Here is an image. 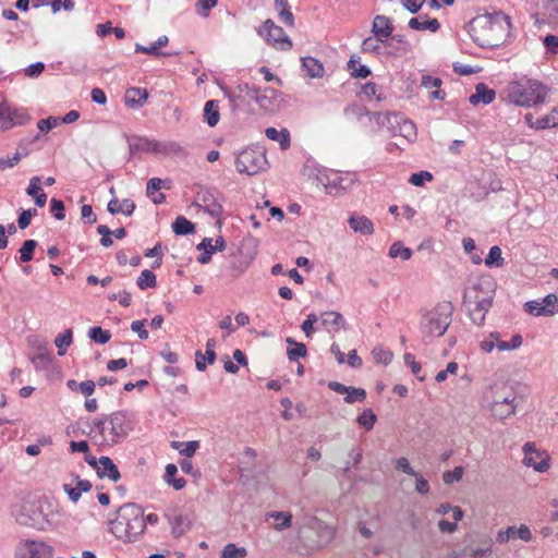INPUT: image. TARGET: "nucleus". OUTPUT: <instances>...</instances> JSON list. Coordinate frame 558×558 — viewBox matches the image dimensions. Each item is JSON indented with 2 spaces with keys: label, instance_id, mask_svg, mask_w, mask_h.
I'll list each match as a JSON object with an SVG mask.
<instances>
[{
  "label": "nucleus",
  "instance_id": "31",
  "mask_svg": "<svg viewBox=\"0 0 558 558\" xmlns=\"http://www.w3.org/2000/svg\"><path fill=\"white\" fill-rule=\"evenodd\" d=\"M172 230L177 235H187L195 231V225L183 216H178L172 222Z\"/></svg>",
  "mask_w": 558,
  "mask_h": 558
},
{
  "label": "nucleus",
  "instance_id": "56",
  "mask_svg": "<svg viewBox=\"0 0 558 558\" xmlns=\"http://www.w3.org/2000/svg\"><path fill=\"white\" fill-rule=\"evenodd\" d=\"M260 88L251 86L247 83L238 85L239 96L254 100Z\"/></svg>",
  "mask_w": 558,
  "mask_h": 558
},
{
  "label": "nucleus",
  "instance_id": "61",
  "mask_svg": "<svg viewBox=\"0 0 558 558\" xmlns=\"http://www.w3.org/2000/svg\"><path fill=\"white\" fill-rule=\"evenodd\" d=\"M218 0H198L196 2V10L199 15L208 16L210 9L217 5Z\"/></svg>",
  "mask_w": 558,
  "mask_h": 558
},
{
  "label": "nucleus",
  "instance_id": "18",
  "mask_svg": "<svg viewBox=\"0 0 558 558\" xmlns=\"http://www.w3.org/2000/svg\"><path fill=\"white\" fill-rule=\"evenodd\" d=\"M392 31L393 27L389 17L385 15L375 16L372 32L379 41L384 43L388 37L391 36Z\"/></svg>",
  "mask_w": 558,
  "mask_h": 558
},
{
  "label": "nucleus",
  "instance_id": "5",
  "mask_svg": "<svg viewBox=\"0 0 558 558\" xmlns=\"http://www.w3.org/2000/svg\"><path fill=\"white\" fill-rule=\"evenodd\" d=\"M454 307L451 302H439L423 314L421 331L426 337H441L451 324Z\"/></svg>",
  "mask_w": 558,
  "mask_h": 558
},
{
  "label": "nucleus",
  "instance_id": "15",
  "mask_svg": "<svg viewBox=\"0 0 558 558\" xmlns=\"http://www.w3.org/2000/svg\"><path fill=\"white\" fill-rule=\"evenodd\" d=\"M320 182L323 183L327 194L340 195L351 187L353 179L344 178L339 173H333L331 177H327L326 182H324L323 179H320Z\"/></svg>",
  "mask_w": 558,
  "mask_h": 558
},
{
  "label": "nucleus",
  "instance_id": "16",
  "mask_svg": "<svg viewBox=\"0 0 558 558\" xmlns=\"http://www.w3.org/2000/svg\"><path fill=\"white\" fill-rule=\"evenodd\" d=\"M278 97L279 93L276 89L267 87L259 89L254 101L259 106L260 109L270 112L278 108Z\"/></svg>",
  "mask_w": 558,
  "mask_h": 558
},
{
  "label": "nucleus",
  "instance_id": "41",
  "mask_svg": "<svg viewBox=\"0 0 558 558\" xmlns=\"http://www.w3.org/2000/svg\"><path fill=\"white\" fill-rule=\"evenodd\" d=\"M542 307L544 308L545 316H553L558 313V296L556 294H548L542 300Z\"/></svg>",
  "mask_w": 558,
  "mask_h": 558
},
{
  "label": "nucleus",
  "instance_id": "22",
  "mask_svg": "<svg viewBox=\"0 0 558 558\" xmlns=\"http://www.w3.org/2000/svg\"><path fill=\"white\" fill-rule=\"evenodd\" d=\"M495 97L496 92L494 89L483 83H478L475 86V93L470 96L469 101L474 106L478 104L488 105L495 100Z\"/></svg>",
  "mask_w": 558,
  "mask_h": 558
},
{
  "label": "nucleus",
  "instance_id": "54",
  "mask_svg": "<svg viewBox=\"0 0 558 558\" xmlns=\"http://www.w3.org/2000/svg\"><path fill=\"white\" fill-rule=\"evenodd\" d=\"M307 354L306 345L304 343H298L293 348H289L287 350V355L289 361L293 362L299 360L300 357H305Z\"/></svg>",
  "mask_w": 558,
  "mask_h": 558
},
{
  "label": "nucleus",
  "instance_id": "62",
  "mask_svg": "<svg viewBox=\"0 0 558 558\" xmlns=\"http://www.w3.org/2000/svg\"><path fill=\"white\" fill-rule=\"evenodd\" d=\"M50 210L53 213L54 218L58 220L64 219V204L62 201L57 198H51L50 201Z\"/></svg>",
  "mask_w": 558,
  "mask_h": 558
},
{
  "label": "nucleus",
  "instance_id": "30",
  "mask_svg": "<svg viewBox=\"0 0 558 558\" xmlns=\"http://www.w3.org/2000/svg\"><path fill=\"white\" fill-rule=\"evenodd\" d=\"M171 533L178 538L181 537L190 527L191 521L187 517L184 515H175L171 521Z\"/></svg>",
  "mask_w": 558,
  "mask_h": 558
},
{
  "label": "nucleus",
  "instance_id": "35",
  "mask_svg": "<svg viewBox=\"0 0 558 558\" xmlns=\"http://www.w3.org/2000/svg\"><path fill=\"white\" fill-rule=\"evenodd\" d=\"M396 126H399V134L409 142L416 138V126L412 121L401 117V121L396 123Z\"/></svg>",
  "mask_w": 558,
  "mask_h": 558
},
{
  "label": "nucleus",
  "instance_id": "25",
  "mask_svg": "<svg viewBox=\"0 0 558 558\" xmlns=\"http://www.w3.org/2000/svg\"><path fill=\"white\" fill-rule=\"evenodd\" d=\"M265 135L268 140L278 142L283 150L290 147V133L287 129L277 130L275 128H267Z\"/></svg>",
  "mask_w": 558,
  "mask_h": 558
},
{
  "label": "nucleus",
  "instance_id": "32",
  "mask_svg": "<svg viewBox=\"0 0 558 558\" xmlns=\"http://www.w3.org/2000/svg\"><path fill=\"white\" fill-rule=\"evenodd\" d=\"M268 518L276 521L274 529L279 532L290 527L292 523V514L290 512L272 511L268 513Z\"/></svg>",
  "mask_w": 558,
  "mask_h": 558
},
{
  "label": "nucleus",
  "instance_id": "38",
  "mask_svg": "<svg viewBox=\"0 0 558 558\" xmlns=\"http://www.w3.org/2000/svg\"><path fill=\"white\" fill-rule=\"evenodd\" d=\"M247 555L245 547H238L233 543L227 544L221 550V558H244Z\"/></svg>",
  "mask_w": 558,
  "mask_h": 558
},
{
  "label": "nucleus",
  "instance_id": "52",
  "mask_svg": "<svg viewBox=\"0 0 558 558\" xmlns=\"http://www.w3.org/2000/svg\"><path fill=\"white\" fill-rule=\"evenodd\" d=\"M464 469L462 466H456L452 471H446L442 474V481L445 484L450 485L454 482H460L463 477Z\"/></svg>",
  "mask_w": 558,
  "mask_h": 558
},
{
  "label": "nucleus",
  "instance_id": "50",
  "mask_svg": "<svg viewBox=\"0 0 558 558\" xmlns=\"http://www.w3.org/2000/svg\"><path fill=\"white\" fill-rule=\"evenodd\" d=\"M365 398L366 391L364 389L350 386L349 391L345 392L344 401L351 404L356 401L363 402Z\"/></svg>",
  "mask_w": 558,
  "mask_h": 558
},
{
  "label": "nucleus",
  "instance_id": "60",
  "mask_svg": "<svg viewBox=\"0 0 558 558\" xmlns=\"http://www.w3.org/2000/svg\"><path fill=\"white\" fill-rule=\"evenodd\" d=\"M318 320L316 314L311 313L307 315L306 319L302 323L301 328L304 331L305 336L310 338L314 332V324Z\"/></svg>",
  "mask_w": 558,
  "mask_h": 558
},
{
  "label": "nucleus",
  "instance_id": "34",
  "mask_svg": "<svg viewBox=\"0 0 558 558\" xmlns=\"http://www.w3.org/2000/svg\"><path fill=\"white\" fill-rule=\"evenodd\" d=\"M372 113L373 112L368 111L364 106L357 104H352L344 108L345 117L355 118L357 121H363L365 118L369 120Z\"/></svg>",
  "mask_w": 558,
  "mask_h": 558
},
{
  "label": "nucleus",
  "instance_id": "24",
  "mask_svg": "<svg viewBox=\"0 0 558 558\" xmlns=\"http://www.w3.org/2000/svg\"><path fill=\"white\" fill-rule=\"evenodd\" d=\"M350 228L361 234H372L374 232L373 222L365 216H351L348 220Z\"/></svg>",
  "mask_w": 558,
  "mask_h": 558
},
{
  "label": "nucleus",
  "instance_id": "3",
  "mask_svg": "<svg viewBox=\"0 0 558 558\" xmlns=\"http://www.w3.org/2000/svg\"><path fill=\"white\" fill-rule=\"evenodd\" d=\"M131 426L126 413L123 411L113 412L102 420H95L90 433L95 441L101 446H113L122 442Z\"/></svg>",
  "mask_w": 558,
  "mask_h": 558
},
{
  "label": "nucleus",
  "instance_id": "1",
  "mask_svg": "<svg viewBox=\"0 0 558 558\" xmlns=\"http://www.w3.org/2000/svg\"><path fill=\"white\" fill-rule=\"evenodd\" d=\"M510 17L502 12L478 15L469 23V33L481 47H498L507 39Z\"/></svg>",
  "mask_w": 558,
  "mask_h": 558
},
{
  "label": "nucleus",
  "instance_id": "11",
  "mask_svg": "<svg viewBox=\"0 0 558 558\" xmlns=\"http://www.w3.org/2000/svg\"><path fill=\"white\" fill-rule=\"evenodd\" d=\"M463 303L468 308L469 315L474 324L481 326L484 324L485 314L489 311L493 303L485 299L476 300L474 291H465L463 294Z\"/></svg>",
  "mask_w": 558,
  "mask_h": 558
},
{
  "label": "nucleus",
  "instance_id": "13",
  "mask_svg": "<svg viewBox=\"0 0 558 558\" xmlns=\"http://www.w3.org/2000/svg\"><path fill=\"white\" fill-rule=\"evenodd\" d=\"M198 201L202 207L210 217L219 218L222 215L223 207L221 205L222 195L216 189L202 190L198 194Z\"/></svg>",
  "mask_w": 558,
  "mask_h": 558
},
{
  "label": "nucleus",
  "instance_id": "27",
  "mask_svg": "<svg viewBox=\"0 0 558 558\" xmlns=\"http://www.w3.org/2000/svg\"><path fill=\"white\" fill-rule=\"evenodd\" d=\"M219 105L217 100H208L204 107V121L211 128L219 122Z\"/></svg>",
  "mask_w": 558,
  "mask_h": 558
},
{
  "label": "nucleus",
  "instance_id": "23",
  "mask_svg": "<svg viewBox=\"0 0 558 558\" xmlns=\"http://www.w3.org/2000/svg\"><path fill=\"white\" fill-rule=\"evenodd\" d=\"M322 325L328 330L339 331L345 328L347 322L340 313L329 311L322 314Z\"/></svg>",
  "mask_w": 558,
  "mask_h": 558
},
{
  "label": "nucleus",
  "instance_id": "37",
  "mask_svg": "<svg viewBox=\"0 0 558 558\" xmlns=\"http://www.w3.org/2000/svg\"><path fill=\"white\" fill-rule=\"evenodd\" d=\"M501 254V248L499 246H492L487 257L485 258V265L489 268L504 266L505 260Z\"/></svg>",
  "mask_w": 558,
  "mask_h": 558
},
{
  "label": "nucleus",
  "instance_id": "4",
  "mask_svg": "<svg viewBox=\"0 0 558 558\" xmlns=\"http://www.w3.org/2000/svg\"><path fill=\"white\" fill-rule=\"evenodd\" d=\"M489 402V409L494 417L505 420L514 414L517 409V396L511 386L505 383H496L485 393Z\"/></svg>",
  "mask_w": 558,
  "mask_h": 558
},
{
  "label": "nucleus",
  "instance_id": "14",
  "mask_svg": "<svg viewBox=\"0 0 558 558\" xmlns=\"http://www.w3.org/2000/svg\"><path fill=\"white\" fill-rule=\"evenodd\" d=\"M523 464L533 468L537 472H545L549 469L548 457L536 450L533 442H526L523 446Z\"/></svg>",
  "mask_w": 558,
  "mask_h": 558
},
{
  "label": "nucleus",
  "instance_id": "26",
  "mask_svg": "<svg viewBox=\"0 0 558 558\" xmlns=\"http://www.w3.org/2000/svg\"><path fill=\"white\" fill-rule=\"evenodd\" d=\"M409 27L416 31H425L429 29L430 32H437L440 27V24L437 19L426 20L425 16L422 15L418 17H412L409 21Z\"/></svg>",
  "mask_w": 558,
  "mask_h": 558
},
{
  "label": "nucleus",
  "instance_id": "57",
  "mask_svg": "<svg viewBox=\"0 0 558 558\" xmlns=\"http://www.w3.org/2000/svg\"><path fill=\"white\" fill-rule=\"evenodd\" d=\"M432 180H433V174L430 172H428V171H420V172H416V173H412L410 179H409V182L412 185L422 186L425 181H432Z\"/></svg>",
  "mask_w": 558,
  "mask_h": 558
},
{
  "label": "nucleus",
  "instance_id": "40",
  "mask_svg": "<svg viewBox=\"0 0 558 558\" xmlns=\"http://www.w3.org/2000/svg\"><path fill=\"white\" fill-rule=\"evenodd\" d=\"M136 283L141 290H145L147 288H154V287H156V283H157L156 276L151 270L145 269L141 272L140 277L137 278Z\"/></svg>",
  "mask_w": 558,
  "mask_h": 558
},
{
  "label": "nucleus",
  "instance_id": "19",
  "mask_svg": "<svg viewBox=\"0 0 558 558\" xmlns=\"http://www.w3.org/2000/svg\"><path fill=\"white\" fill-rule=\"evenodd\" d=\"M96 472L99 477H107L112 482H118L121 477L112 459L106 456L99 458V465L97 466Z\"/></svg>",
  "mask_w": 558,
  "mask_h": 558
},
{
  "label": "nucleus",
  "instance_id": "59",
  "mask_svg": "<svg viewBox=\"0 0 558 558\" xmlns=\"http://www.w3.org/2000/svg\"><path fill=\"white\" fill-rule=\"evenodd\" d=\"M97 232L101 235L100 244L105 247H110L113 244L111 239V230L105 226L100 225L97 227Z\"/></svg>",
  "mask_w": 558,
  "mask_h": 558
},
{
  "label": "nucleus",
  "instance_id": "51",
  "mask_svg": "<svg viewBox=\"0 0 558 558\" xmlns=\"http://www.w3.org/2000/svg\"><path fill=\"white\" fill-rule=\"evenodd\" d=\"M372 355L377 363H380L384 365L389 364L392 360L391 351L386 350L381 347L374 348V350L372 351Z\"/></svg>",
  "mask_w": 558,
  "mask_h": 558
},
{
  "label": "nucleus",
  "instance_id": "8",
  "mask_svg": "<svg viewBox=\"0 0 558 558\" xmlns=\"http://www.w3.org/2000/svg\"><path fill=\"white\" fill-rule=\"evenodd\" d=\"M267 165L266 156L263 151L257 149H244L235 159V168L240 173L254 175L262 170H265Z\"/></svg>",
  "mask_w": 558,
  "mask_h": 558
},
{
  "label": "nucleus",
  "instance_id": "20",
  "mask_svg": "<svg viewBox=\"0 0 558 558\" xmlns=\"http://www.w3.org/2000/svg\"><path fill=\"white\" fill-rule=\"evenodd\" d=\"M369 121H374L379 128L396 132V123L401 121V116L396 112H373Z\"/></svg>",
  "mask_w": 558,
  "mask_h": 558
},
{
  "label": "nucleus",
  "instance_id": "43",
  "mask_svg": "<svg viewBox=\"0 0 558 558\" xmlns=\"http://www.w3.org/2000/svg\"><path fill=\"white\" fill-rule=\"evenodd\" d=\"M389 256L391 258L400 257L402 260H408L412 256V251L403 246L400 242H395L389 248Z\"/></svg>",
  "mask_w": 558,
  "mask_h": 558
},
{
  "label": "nucleus",
  "instance_id": "29",
  "mask_svg": "<svg viewBox=\"0 0 558 558\" xmlns=\"http://www.w3.org/2000/svg\"><path fill=\"white\" fill-rule=\"evenodd\" d=\"M133 149L143 150L146 153H160L165 150V145L158 141L148 138H137V142L131 146Z\"/></svg>",
  "mask_w": 558,
  "mask_h": 558
},
{
  "label": "nucleus",
  "instance_id": "28",
  "mask_svg": "<svg viewBox=\"0 0 558 558\" xmlns=\"http://www.w3.org/2000/svg\"><path fill=\"white\" fill-rule=\"evenodd\" d=\"M302 65L308 76L315 78V77H323L325 74L324 65L315 58L312 57H304L302 58Z\"/></svg>",
  "mask_w": 558,
  "mask_h": 558
},
{
  "label": "nucleus",
  "instance_id": "6",
  "mask_svg": "<svg viewBox=\"0 0 558 558\" xmlns=\"http://www.w3.org/2000/svg\"><path fill=\"white\" fill-rule=\"evenodd\" d=\"M548 88L537 82L514 83L509 87L508 99L515 106L533 107L546 101Z\"/></svg>",
  "mask_w": 558,
  "mask_h": 558
},
{
  "label": "nucleus",
  "instance_id": "7",
  "mask_svg": "<svg viewBox=\"0 0 558 558\" xmlns=\"http://www.w3.org/2000/svg\"><path fill=\"white\" fill-rule=\"evenodd\" d=\"M15 520L19 524L44 531L49 525L41 502L26 501L23 502L14 512Z\"/></svg>",
  "mask_w": 558,
  "mask_h": 558
},
{
  "label": "nucleus",
  "instance_id": "21",
  "mask_svg": "<svg viewBox=\"0 0 558 558\" xmlns=\"http://www.w3.org/2000/svg\"><path fill=\"white\" fill-rule=\"evenodd\" d=\"M148 98V92L145 88L130 87L125 92V105L131 109L141 108Z\"/></svg>",
  "mask_w": 558,
  "mask_h": 558
},
{
  "label": "nucleus",
  "instance_id": "33",
  "mask_svg": "<svg viewBox=\"0 0 558 558\" xmlns=\"http://www.w3.org/2000/svg\"><path fill=\"white\" fill-rule=\"evenodd\" d=\"M178 473V468L173 463H169L166 466L165 480L169 485L177 490L182 489L186 485V481L183 477L175 478L174 476Z\"/></svg>",
  "mask_w": 558,
  "mask_h": 558
},
{
  "label": "nucleus",
  "instance_id": "55",
  "mask_svg": "<svg viewBox=\"0 0 558 558\" xmlns=\"http://www.w3.org/2000/svg\"><path fill=\"white\" fill-rule=\"evenodd\" d=\"M27 155V151H25L24 154L16 151L11 158H0V171H4L8 168H13L15 165L19 163L22 157H25Z\"/></svg>",
  "mask_w": 558,
  "mask_h": 558
},
{
  "label": "nucleus",
  "instance_id": "12",
  "mask_svg": "<svg viewBox=\"0 0 558 558\" xmlns=\"http://www.w3.org/2000/svg\"><path fill=\"white\" fill-rule=\"evenodd\" d=\"M29 120L24 109H16L8 104H0V131L23 125Z\"/></svg>",
  "mask_w": 558,
  "mask_h": 558
},
{
  "label": "nucleus",
  "instance_id": "46",
  "mask_svg": "<svg viewBox=\"0 0 558 558\" xmlns=\"http://www.w3.org/2000/svg\"><path fill=\"white\" fill-rule=\"evenodd\" d=\"M36 247H37V242L35 240H26L19 251L21 262H23V263L31 262L33 259V253Z\"/></svg>",
  "mask_w": 558,
  "mask_h": 558
},
{
  "label": "nucleus",
  "instance_id": "45",
  "mask_svg": "<svg viewBox=\"0 0 558 558\" xmlns=\"http://www.w3.org/2000/svg\"><path fill=\"white\" fill-rule=\"evenodd\" d=\"M522 342H523V339L522 337L518 333V335H514L512 336L511 340L509 342L507 341H501L499 339V337L496 339V348L499 350V351H510V350H515L518 348H520L522 345Z\"/></svg>",
  "mask_w": 558,
  "mask_h": 558
},
{
  "label": "nucleus",
  "instance_id": "42",
  "mask_svg": "<svg viewBox=\"0 0 558 558\" xmlns=\"http://www.w3.org/2000/svg\"><path fill=\"white\" fill-rule=\"evenodd\" d=\"M88 337L96 343L105 344L110 340L111 333L109 330H105L101 327L97 326V327H92L89 329Z\"/></svg>",
  "mask_w": 558,
  "mask_h": 558
},
{
  "label": "nucleus",
  "instance_id": "64",
  "mask_svg": "<svg viewBox=\"0 0 558 558\" xmlns=\"http://www.w3.org/2000/svg\"><path fill=\"white\" fill-rule=\"evenodd\" d=\"M145 323H146V320L143 319V320H134L131 324V330L136 332L138 338L142 340L148 339V331L145 328Z\"/></svg>",
  "mask_w": 558,
  "mask_h": 558
},
{
  "label": "nucleus",
  "instance_id": "63",
  "mask_svg": "<svg viewBox=\"0 0 558 558\" xmlns=\"http://www.w3.org/2000/svg\"><path fill=\"white\" fill-rule=\"evenodd\" d=\"M36 214V209L23 210L17 219L19 228L26 229L31 223L32 217L35 216Z\"/></svg>",
  "mask_w": 558,
  "mask_h": 558
},
{
  "label": "nucleus",
  "instance_id": "47",
  "mask_svg": "<svg viewBox=\"0 0 558 558\" xmlns=\"http://www.w3.org/2000/svg\"><path fill=\"white\" fill-rule=\"evenodd\" d=\"M169 180H161L159 178H151L147 182L146 193L148 197L155 195L161 187L169 189Z\"/></svg>",
  "mask_w": 558,
  "mask_h": 558
},
{
  "label": "nucleus",
  "instance_id": "49",
  "mask_svg": "<svg viewBox=\"0 0 558 558\" xmlns=\"http://www.w3.org/2000/svg\"><path fill=\"white\" fill-rule=\"evenodd\" d=\"M32 363L37 369L45 368L50 363V356L47 350L39 348L37 353L32 356Z\"/></svg>",
  "mask_w": 558,
  "mask_h": 558
},
{
  "label": "nucleus",
  "instance_id": "53",
  "mask_svg": "<svg viewBox=\"0 0 558 558\" xmlns=\"http://www.w3.org/2000/svg\"><path fill=\"white\" fill-rule=\"evenodd\" d=\"M362 94L365 95L366 97L375 96L378 101L383 99L381 88L378 87L373 82H367L364 85H362Z\"/></svg>",
  "mask_w": 558,
  "mask_h": 558
},
{
  "label": "nucleus",
  "instance_id": "44",
  "mask_svg": "<svg viewBox=\"0 0 558 558\" xmlns=\"http://www.w3.org/2000/svg\"><path fill=\"white\" fill-rule=\"evenodd\" d=\"M348 69L354 77L366 78L371 74V70L366 65L359 64L353 57L348 62Z\"/></svg>",
  "mask_w": 558,
  "mask_h": 558
},
{
  "label": "nucleus",
  "instance_id": "9",
  "mask_svg": "<svg viewBox=\"0 0 558 558\" xmlns=\"http://www.w3.org/2000/svg\"><path fill=\"white\" fill-rule=\"evenodd\" d=\"M258 34L276 48L289 50L292 47V41L282 27L276 25L272 20H266L258 28Z\"/></svg>",
  "mask_w": 558,
  "mask_h": 558
},
{
  "label": "nucleus",
  "instance_id": "48",
  "mask_svg": "<svg viewBox=\"0 0 558 558\" xmlns=\"http://www.w3.org/2000/svg\"><path fill=\"white\" fill-rule=\"evenodd\" d=\"M377 417L371 409H365L357 417V423L367 430L374 427Z\"/></svg>",
  "mask_w": 558,
  "mask_h": 558
},
{
  "label": "nucleus",
  "instance_id": "17",
  "mask_svg": "<svg viewBox=\"0 0 558 558\" xmlns=\"http://www.w3.org/2000/svg\"><path fill=\"white\" fill-rule=\"evenodd\" d=\"M465 291H474L476 300L482 301L483 299H485L487 302L493 303L495 294V283L488 278L480 279Z\"/></svg>",
  "mask_w": 558,
  "mask_h": 558
},
{
  "label": "nucleus",
  "instance_id": "39",
  "mask_svg": "<svg viewBox=\"0 0 558 558\" xmlns=\"http://www.w3.org/2000/svg\"><path fill=\"white\" fill-rule=\"evenodd\" d=\"M72 329H65L56 337L54 344L59 349L58 354L60 356L65 354V348L72 343Z\"/></svg>",
  "mask_w": 558,
  "mask_h": 558
},
{
  "label": "nucleus",
  "instance_id": "58",
  "mask_svg": "<svg viewBox=\"0 0 558 558\" xmlns=\"http://www.w3.org/2000/svg\"><path fill=\"white\" fill-rule=\"evenodd\" d=\"M60 123V119L56 117H48L47 119H41L37 123V128L40 132H49L53 128H56Z\"/></svg>",
  "mask_w": 558,
  "mask_h": 558
},
{
  "label": "nucleus",
  "instance_id": "10",
  "mask_svg": "<svg viewBox=\"0 0 558 558\" xmlns=\"http://www.w3.org/2000/svg\"><path fill=\"white\" fill-rule=\"evenodd\" d=\"M53 548L40 541H22L15 549L14 558H51Z\"/></svg>",
  "mask_w": 558,
  "mask_h": 558
},
{
  "label": "nucleus",
  "instance_id": "2",
  "mask_svg": "<svg viewBox=\"0 0 558 558\" xmlns=\"http://www.w3.org/2000/svg\"><path fill=\"white\" fill-rule=\"evenodd\" d=\"M109 531L123 543H134L145 532L144 509L133 502L118 509L116 519L110 521Z\"/></svg>",
  "mask_w": 558,
  "mask_h": 558
},
{
  "label": "nucleus",
  "instance_id": "36",
  "mask_svg": "<svg viewBox=\"0 0 558 558\" xmlns=\"http://www.w3.org/2000/svg\"><path fill=\"white\" fill-rule=\"evenodd\" d=\"M536 130H545L558 126V108H554L550 113L535 121Z\"/></svg>",
  "mask_w": 558,
  "mask_h": 558
}]
</instances>
